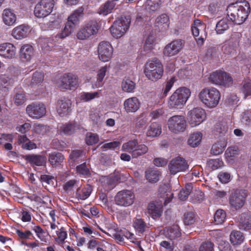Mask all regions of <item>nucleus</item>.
Wrapping results in <instances>:
<instances>
[{
    "label": "nucleus",
    "instance_id": "nucleus-42",
    "mask_svg": "<svg viewBox=\"0 0 251 251\" xmlns=\"http://www.w3.org/2000/svg\"><path fill=\"white\" fill-rule=\"evenodd\" d=\"M161 133V126L156 122L152 123L150 126L147 132V135L149 137H156Z\"/></svg>",
    "mask_w": 251,
    "mask_h": 251
},
{
    "label": "nucleus",
    "instance_id": "nucleus-51",
    "mask_svg": "<svg viewBox=\"0 0 251 251\" xmlns=\"http://www.w3.org/2000/svg\"><path fill=\"white\" fill-rule=\"evenodd\" d=\"M76 126L75 124L68 123L62 125L60 127L61 133L64 134L70 135L74 133L76 130Z\"/></svg>",
    "mask_w": 251,
    "mask_h": 251
},
{
    "label": "nucleus",
    "instance_id": "nucleus-55",
    "mask_svg": "<svg viewBox=\"0 0 251 251\" xmlns=\"http://www.w3.org/2000/svg\"><path fill=\"white\" fill-rule=\"evenodd\" d=\"M196 221V214L193 211H188L183 215V222L185 225H191Z\"/></svg>",
    "mask_w": 251,
    "mask_h": 251
},
{
    "label": "nucleus",
    "instance_id": "nucleus-29",
    "mask_svg": "<svg viewBox=\"0 0 251 251\" xmlns=\"http://www.w3.org/2000/svg\"><path fill=\"white\" fill-rule=\"evenodd\" d=\"M155 25L161 30L168 29L170 25L169 16L166 14H162L155 19Z\"/></svg>",
    "mask_w": 251,
    "mask_h": 251
},
{
    "label": "nucleus",
    "instance_id": "nucleus-48",
    "mask_svg": "<svg viewBox=\"0 0 251 251\" xmlns=\"http://www.w3.org/2000/svg\"><path fill=\"white\" fill-rule=\"evenodd\" d=\"M7 73V77H8L9 79H10V81L13 83L15 79L21 75V71L19 67L11 66L8 67Z\"/></svg>",
    "mask_w": 251,
    "mask_h": 251
},
{
    "label": "nucleus",
    "instance_id": "nucleus-17",
    "mask_svg": "<svg viewBox=\"0 0 251 251\" xmlns=\"http://www.w3.org/2000/svg\"><path fill=\"white\" fill-rule=\"evenodd\" d=\"M98 51L99 59L102 61L107 62L110 60L113 50L109 42L102 41L99 43Z\"/></svg>",
    "mask_w": 251,
    "mask_h": 251
},
{
    "label": "nucleus",
    "instance_id": "nucleus-40",
    "mask_svg": "<svg viewBox=\"0 0 251 251\" xmlns=\"http://www.w3.org/2000/svg\"><path fill=\"white\" fill-rule=\"evenodd\" d=\"M239 38L235 37L232 35L230 39L228 41V44L226 45L225 47V52L231 54L235 50V49L239 46Z\"/></svg>",
    "mask_w": 251,
    "mask_h": 251
},
{
    "label": "nucleus",
    "instance_id": "nucleus-32",
    "mask_svg": "<svg viewBox=\"0 0 251 251\" xmlns=\"http://www.w3.org/2000/svg\"><path fill=\"white\" fill-rule=\"evenodd\" d=\"M76 173L80 176L85 178L91 176V171L90 170V165L87 164L86 162L77 165L75 168Z\"/></svg>",
    "mask_w": 251,
    "mask_h": 251
},
{
    "label": "nucleus",
    "instance_id": "nucleus-18",
    "mask_svg": "<svg viewBox=\"0 0 251 251\" xmlns=\"http://www.w3.org/2000/svg\"><path fill=\"white\" fill-rule=\"evenodd\" d=\"M184 45V41L177 39L167 45L163 50V54L166 56H173L177 54Z\"/></svg>",
    "mask_w": 251,
    "mask_h": 251
},
{
    "label": "nucleus",
    "instance_id": "nucleus-56",
    "mask_svg": "<svg viewBox=\"0 0 251 251\" xmlns=\"http://www.w3.org/2000/svg\"><path fill=\"white\" fill-rule=\"evenodd\" d=\"M202 25L203 23L201 20L199 19L194 20L193 23L191 25V31L195 38L199 36L200 34V30Z\"/></svg>",
    "mask_w": 251,
    "mask_h": 251
},
{
    "label": "nucleus",
    "instance_id": "nucleus-62",
    "mask_svg": "<svg viewBox=\"0 0 251 251\" xmlns=\"http://www.w3.org/2000/svg\"><path fill=\"white\" fill-rule=\"evenodd\" d=\"M208 166L212 170H216L221 167L223 165V162L219 158L210 159L207 161Z\"/></svg>",
    "mask_w": 251,
    "mask_h": 251
},
{
    "label": "nucleus",
    "instance_id": "nucleus-28",
    "mask_svg": "<svg viewBox=\"0 0 251 251\" xmlns=\"http://www.w3.org/2000/svg\"><path fill=\"white\" fill-rule=\"evenodd\" d=\"M158 192L161 195L160 197L165 198L164 203L165 205H167L170 202L174 197V194L171 193L170 187L166 184L160 185L158 189Z\"/></svg>",
    "mask_w": 251,
    "mask_h": 251
},
{
    "label": "nucleus",
    "instance_id": "nucleus-5",
    "mask_svg": "<svg viewBox=\"0 0 251 251\" xmlns=\"http://www.w3.org/2000/svg\"><path fill=\"white\" fill-rule=\"evenodd\" d=\"M84 8H78L68 17L64 27L57 35L61 38H64L71 35L79 23L80 17L83 15Z\"/></svg>",
    "mask_w": 251,
    "mask_h": 251
},
{
    "label": "nucleus",
    "instance_id": "nucleus-64",
    "mask_svg": "<svg viewBox=\"0 0 251 251\" xmlns=\"http://www.w3.org/2000/svg\"><path fill=\"white\" fill-rule=\"evenodd\" d=\"M84 151L80 150H73L70 154L69 157L73 162H77L81 160L83 155Z\"/></svg>",
    "mask_w": 251,
    "mask_h": 251
},
{
    "label": "nucleus",
    "instance_id": "nucleus-44",
    "mask_svg": "<svg viewBox=\"0 0 251 251\" xmlns=\"http://www.w3.org/2000/svg\"><path fill=\"white\" fill-rule=\"evenodd\" d=\"M107 66L106 65L102 67L98 70L97 72V81L93 88H99L102 86L103 80L107 72Z\"/></svg>",
    "mask_w": 251,
    "mask_h": 251
},
{
    "label": "nucleus",
    "instance_id": "nucleus-41",
    "mask_svg": "<svg viewBox=\"0 0 251 251\" xmlns=\"http://www.w3.org/2000/svg\"><path fill=\"white\" fill-rule=\"evenodd\" d=\"M92 192L90 185L86 187L78 188L75 192V197L78 200H85L87 199Z\"/></svg>",
    "mask_w": 251,
    "mask_h": 251
},
{
    "label": "nucleus",
    "instance_id": "nucleus-24",
    "mask_svg": "<svg viewBox=\"0 0 251 251\" xmlns=\"http://www.w3.org/2000/svg\"><path fill=\"white\" fill-rule=\"evenodd\" d=\"M30 31L29 26L25 25H21L15 27L12 31V35L17 39L25 38Z\"/></svg>",
    "mask_w": 251,
    "mask_h": 251
},
{
    "label": "nucleus",
    "instance_id": "nucleus-14",
    "mask_svg": "<svg viewBox=\"0 0 251 251\" xmlns=\"http://www.w3.org/2000/svg\"><path fill=\"white\" fill-rule=\"evenodd\" d=\"M26 112L29 117L39 119L45 115L46 107L43 103L33 102L26 106Z\"/></svg>",
    "mask_w": 251,
    "mask_h": 251
},
{
    "label": "nucleus",
    "instance_id": "nucleus-39",
    "mask_svg": "<svg viewBox=\"0 0 251 251\" xmlns=\"http://www.w3.org/2000/svg\"><path fill=\"white\" fill-rule=\"evenodd\" d=\"M136 87L135 83L129 77H125L122 80L121 87L122 90L126 93L133 92Z\"/></svg>",
    "mask_w": 251,
    "mask_h": 251
},
{
    "label": "nucleus",
    "instance_id": "nucleus-10",
    "mask_svg": "<svg viewBox=\"0 0 251 251\" xmlns=\"http://www.w3.org/2000/svg\"><path fill=\"white\" fill-rule=\"evenodd\" d=\"M135 200L134 193L129 190L118 192L114 197L115 204L120 206L127 207L132 205Z\"/></svg>",
    "mask_w": 251,
    "mask_h": 251
},
{
    "label": "nucleus",
    "instance_id": "nucleus-50",
    "mask_svg": "<svg viewBox=\"0 0 251 251\" xmlns=\"http://www.w3.org/2000/svg\"><path fill=\"white\" fill-rule=\"evenodd\" d=\"M193 189V184L192 183H187L184 188H182L178 194L179 199L181 201H185L191 194Z\"/></svg>",
    "mask_w": 251,
    "mask_h": 251
},
{
    "label": "nucleus",
    "instance_id": "nucleus-19",
    "mask_svg": "<svg viewBox=\"0 0 251 251\" xmlns=\"http://www.w3.org/2000/svg\"><path fill=\"white\" fill-rule=\"evenodd\" d=\"M246 196L240 190H236L230 196L229 202L232 208L238 210L241 208L245 202Z\"/></svg>",
    "mask_w": 251,
    "mask_h": 251
},
{
    "label": "nucleus",
    "instance_id": "nucleus-3",
    "mask_svg": "<svg viewBox=\"0 0 251 251\" xmlns=\"http://www.w3.org/2000/svg\"><path fill=\"white\" fill-rule=\"evenodd\" d=\"M144 74L148 79L155 82L160 79L164 74L163 66L157 59L148 60L145 65Z\"/></svg>",
    "mask_w": 251,
    "mask_h": 251
},
{
    "label": "nucleus",
    "instance_id": "nucleus-9",
    "mask_svg": "<svg viewBox=\"0 0 251 251\" xmlns=\"http://www.w3.org/2000/svg\"><path fill=\"white\" fill-rule=\"evenodd\" d=\"M54 6V0H40L35 6L34 14L38 18L47 17L52 12Z\"/></svg>",
    "mask_w": 251,
    "mask_h": 251
},
{
    "label": "nucleus",
    "instance_id": "nucleus-43",
    "mask_svg": "<svg viewBox=\"0 0 251 251\" xmlns=\"http://www.w3.org/2000/svg\"><path fill=\"white\" fill-rule=\"evenodd\" d=\"M202 134L200 132L194 133L190 136L188 140V144L192 148L198 146L201 141Z\"/></svg>",
    "mask_w": 251,
    "mask_h": 251
},
{
    "label": "nucleus",
    "instance_id": "nucleus-49",
    "mask_svg": "<svg viewBox=\"0 0 251 251\" xmlns=\"http://www.w3.org/2000/svg\"><path fill=\"white\" fill-rule=\"evenodd\" d=\"M133 226L139 235L143 234L146 228H148L147 224L142 219H136L134 222Z\"/></svg>",
    "mask_w": 251,
    "mask_h": 251
},
{
    "label": "nucleus",
    "instance_id": "nucleus-45",
    "mask_svg": "<svg viewBox=\"0 0 251 251\" xmlns=\"http://www.w3.org/2000/svg\"><path fill=\"white\" fill-rule=\"evenodd\" d=\"M12 85V82L6 75L0 76V93L7 92Z\"/></svg>",
    "mask_w": 251,
    "mask_h": 251
},
{
    "label": "nucleus",
    "instance_id": "nucleus-33",
    "mask_svg": "<svg viewBox=\"0 0 251 251\" xmlns=\"http://www.w3.org/2000/svg\"><path fill=\"white\" fill-rule=\"evenodd\" d=\"M13 101L16 105H21L26 100L25 93L22 88H15Z\"/></svg>",
    "mask_w": 251,
    "mask_h": 251
},
{
    "label": "nucleus",
    "instance_id": "nucleus-11",
    "mask_svg": "<svg viewBox=\"0 0 251 251\" xmlns=\"http://www.w3.org/2000/svg\"><path fill=\"white\" fill-rule=\"evenodd\" d=\"M78 86V78L72 73H66L59 78V87L61 89L73 90Z\"/></svg>",
    "mask_w": 251,
    "mask_h": 251
},
{
    "label": "nucleus",
    "instance_id": "nucleus-30",
    "mask_svg": "<svg viewBox=\"0 0 251 251\" xmlns=\"http://www.w3.org/2000/svg\"><path fill=\"white\" fill-rule=\"evenodd\" d=\"M2 20L6 25H12L16 21V16L12 10L6 8L3 11Z\"/></svg>",
    "mask_w": 251,
    "mask_h": 251
},
{
    "label": "nucleus",
    "instance_id": "nucleus-16",
    "mask_svg": "<svg viewBox=\"0 0 251 251\" xmlns=\"http://www.w3.org/2000/svg\"><path fill=\"white\" fill-rule=\"evenodd\" d=\"M98 31L97 23L91 21L78 31L76 36L78 39L85 40L89 38L92 35L96 34Z\"/></svg>",
    "mask_w": 251,
    "mask_h": 251
},
{
    "label": "nucleus",
    "instance_id": "nucleus-15",
    "mask_svg": "<svg viewBox=\"0 0 251 251\" xmlns=\"http://www.w3.org/2000/svg\"><path fill=\"white\" fill-rule=\"evenodd\" d=\"M168 167L170 174L174 175L178 172L185 171L189 165L185 159L177 157L170 162Z\"/></svg>",
    "mask_w": 251,
    "mask_h": 251
},
{
    "label": "nucleus",
    "instance_id": "nucleus-58",
    "mask_svg": "<svg viewBox=\"0 0 251 251\" xmlns=\"http://www.w3.org/2000/svg\"><path fill=\"white\" fill-rule=\"evenodd\" d=\"M57 237L55 240L59 244H63L67 238V233L65 229L62 227L58 230L56 231Z\"/></svg>",
    "mask_w": 251,
    "mask_h": 251
},
{
    "label": "nucleus",
    "instance_id": "nucleus-6",
    "mask_svg": "<svg viewBox=\"0 0 251 251\" xmlns=\"http://www.w3.org/2000/svg\"><path fill=\"white\" fill-rule=\"evenodd\" d=\"M130 24L129 17H121L116 21L110 28V32L114 38H121L128 29Z\"/></svg>",
    "mask_w": 251,
    "mask_h": 251
},
{
    "label": "nucleus",
    "instance_id": "nucleus-57",
    "mask_svg": "<svg viewBox=\"0 0 251 251\" xmlns=\"http://www.w3.org/2000/svg\"><path fill=\"white\" fill-rule=\"evenodd\" d=\"M226 213L222 209H218L216 211L214 215V222L216 224L219 225L222 224L226 218Z\"/></svg>",
    "mask_w": 251,
    "mask_h": 251
},
{
    "label": "nucleus",
    "instance_id": "nucleus-7",
    "mask_svg": "<svg viewBox=\"0 0 251 251\" xmlns=\"http://www.w3.org/2000/svg\"><path fill=\"white\" fill-rule=\"evenodd\" d=\"M122 150L130 153L133 158H137L147 153L148 148L144 144H139L136 140H134L124 143Z\"/></svg>",
    "mask_w": 251,
    "mask_h": 251
},
{
    "label": "nucleus",
    "instance_id": "nucleus-31",
    "mask_svg": "<svg viewBox=\"0 0 251 251\" xmlns=\"http://www.w3.org/2000/svg\"><path fill=\"white\" fill-rule=\"evenodd\" d=\"M226 144V141L225 138L217 141L212 145L210 151L211 153L215 155L222 153L225 150Z\"/></svg>",
    "mask_w": 251,
    "mask_h": 251
},
{
    "label": "nucleus",
    "instance_id": "nucleus-53",
    "mask_svg": "<svg viewBox=\"0 0 251 251\" xmlns=\"http://www.w3.org/2000/svg\"><path fill=\"white\" fill-rule=\"evenodd\" d=\"M228 129L226 124L218 123L215 126V134L219 137L224 136L228 133Z\"/></svg>",
    "mask_w": 251,
    "mask_h": 251
},
{
    "label": "nucleus",
    "instance_id": "nucleus-27",
    "mask_svg": "<svg viewBox=\"0 0 251 251\" xmlns=\"http://www.w3.org/2000/svg\"><path fill=\"white\" fill-rule=\"evenodd\" d=\"M64 159L63 154L58 151H54L49 154V161L53 168H56L61 165Z\"/></svg>",
    "mask_w": 251,
    "mask_h": 251
},
{
    "label": "nucleus",
    "instance_id": "nucleus-13",
    "mask_svg": "<svg viewBox=\"0 0 251 251\" xmlns=\"http://www.w3.org/2000/svg\"><path fill=\"white\" fill-rule=\"evenodd\" d=\"M190 125L194 127L203 122L206 118L205 110L201 107H196L190 110L187 115Z\"/></svg>",
    "mask_w": 251,
    "mask_h": 251
},
{
    "label": "nucleus",
    "instance_id": "nucleus-4",
    "mask_svg": "<svg viewBox=\"0 0 251 251\" xmlns=\"http://www.w3.org/2000/svg\"><path fill=\"white\" fill-rule=\"evenodd\" d=\"M199 100L208 108H214L221 99L219 91L214 87L205 88L198 95Z\"/></svg>",
    "mask_w": 251,
    "mask_h": 251
},
{
    "label": "nucleus",
    "instance_id": "nucleus-22",
    "mask_svg": "<svg viewBox=\"0 0 251 251\" xmlns=\"http://www.w3.org/2000/svg\"><path fill=\"white\" fill-rule=\"evenodd\" d=\"M141 103L136 97L126 99L124 102V108L127 113H135L140 107Z\"/></svg>",
    "mask_w": 251,
    "mask_h": 251
},
{
    "label": "nucleus",
    "instance_id": "nucleus-59",
    "mask_svg": "<svg viewBox=\"0 0 251 251\" xmlns=\"http://www.w3.org/2000/svg\"><path fill=\"white\" fill-rule=\"evenodd\" d=\"M99 140V138L97 134L91 132L87 133L85 142L88 145H93L97 144Z\"/></svg>",
    "mask_w": 251,
    "mask_h": 251
},
{
    "label": "nucleus",
    "instance_id": "nucleus-8",
    "mask_svg": "<svg viewBox=\"0 0 251 251\" xmlns=\"http://www.w3.org/2000/svg\"><path fill=\"white\" fill-rule=\"evenodd\" d=\"M169 129L173 133L179 134L183 132L186 128V121L184 116L175 115L171 117L168 121Z\"/></svg>",
    "mask_w": 251,
    "mask_h": 251
},
{
    "label": "nucleus",
    "instance_id": "nucleus-61",
    "mask_svg": "<svg viewBox=\"0 0 251 251\" xmlns=\"http://www.w3.org/2000/svg\"><path fill=\"white\" fill-rule=\"evenodd\" d=\"M238 148L236 147H228L225 152V156L227 159L233 160L238 154Z\"/></svg>",
    "mask_w": 251,
    "mask_h": 251
},
{
    "label": "nucleus",
    "instance_id": "nucleus-35",
    "mask_svg": "<svg viewBox=\"0 0 251 251\" xmlns=\"http://www.w3.org/2000/svg\"><path fill=\"white\" fill-rule=\"evenodd\" d=\"M232 22L230 21L227 17L224 18L219 21L216 24L215 30L218 34H221L227 30L229 27V25Z\"/></svg>",
    "mask_w": 251,
    "mask_h": 251
},
{
    "label": "nucleus",
    "instance_id": "nucleus-37",
    "mask_svg": "<svg viewBox=\"0 0 251 251\" xmlns=\"http://www.w3.org/2000/svg\"><path fill=\"white\" fill-rule=\"evenodd\" d=\"M239 226L240 229L246 231L251 229V218L248 214L241 215Z\"/></svg>",
    "mask_w": 251,
    "mask_h": 251
},
{
    "label": "nucleus",
    "instance_id": "nucleus-46",
    "mask_svg": "<svg viewBox=\"0 0 251 251\" xmlns=\"http://www.w3.org/2000/svg\"><path fill=\"white\" fill-rule=\"evenodd\" d=\"M116 3L113 0H107L99 9L100 14L107 15L110 13L114 9Z\"/></svg>",
    "mask_w": 251,
    "mask_h": 251
},
{
    "label": "nucleus",
    "instance_id": "nucleus-60",
    "mask_svg": "<svg viewBox=\"0 0 251 251\" xmlns=\"http://www.w3.org/2000/svg\"><path fill=\"white\" fill-rule=\"evenodd\" d=\"M110 232L108 233L109 235L111 237L115 239L119 242H123L124 240V232L122 230H119L114 229V230H109Z\"/></svg>",
    "mask_w": 251,
    "mask_h": 251
},
{
    "label": "nucleus",
    "instance_id": "nucleus-34",
    "mask_svg": "<svg viewBox=\"0 0 251 251\" xmlns=\"http://www.w3.org/2000/svg\"><path fill=\"white\" fill-rule=\"evenodd\" d=\"M181 233L179 227L176 225H174L169 227L165 232L166 237L173 240L181 236Z\"/></svg>",
    "mask_w": 251,
    "mask_h": 251
},
{
    "label": "nucleus",
    "instance_id": "nucleus-23",
    "mask_svg": "<svg viewBox=\"0 0 251 251\" xmlns=\"http://www.w3.org/2000/svg\"><path fill=\"white\" fill-rule=\"evenodd\" d=\"M16 53V48L12 44L6 43L0 45V55L5 58H12Z\"/></svg>",
    "mask_w": 251,
    "mask_h": 251
},
{
    "label": "nucleus",
    "instance_id": "nucleus-63",
    "mask_svg": "<svg viewBox=\"0 0 251 251\" xmlns=\"http://www.w3.org/2000/svg\"><path fill=\"white\" fill-rule=\"evenodd\" d=\"M99 95V93L97 92L93 93L83 92L81 94L80 99L84 101H88L98 97Z\"/></svg>",
    "mask_w": 251,
    "mask_h": 251
},
{
    "label": "nucleus",
    "instance_id": "nucleus-25",
    "mask_svg": "<svg viewBox=\"0 0 251 251\" xmlns=\"http://www.w3.org/2000/svg\"><path fill=\"white\" fill-rule=\"evenodd\" d=\"M147 209L149 214L154 219L160 217L163 212L162 205L154 201L148 204Z\"/></svg>",
    "mask_w": 251,
    "mask_h": 251
},
{
    "label": "nucleus",
    "instance_id": "nucleus-36",
    "mask_svg": "<svg viewBox=\"0 0 251 251\" xmlns=\"http://www.w3.org/2000/svg\"><path fill=\"white\" fill-rule=\"evenodd\" d=\"M161 172L156 169H149L145 171V177L151 183H156L159 179Z\"/></svg>",
    "mask_w": 251,
    "mask_h": 251
},
{
    "label": "nucleus",
    "instance_id": "nucleus-26",
    "mask_svg": "<svg viewBox=\"0 0 251 251\" xmlns=\"http://www.w3.org/2000/svg\"><path fill=\"white\" fill-rule=\"evenodd\" d=\"M33 55L34 49L32 46L25 44L22 46L20 51V57L23 61H29Z\"/></svg>",
    "mask_w": 251,
    "mask_h": 251
},
{
    "label": "nucleus",
    "instance_id": "nucleus-52",
    "mask_svg": "<svg viewBox=\"0 0 251 251\" xmlns=\"http://www.w3.org/2000/svg\"><path fill=\"white\" fill-rule=\"evenodd\" d=\"M31 229L34 231L37 237L42 241L46 242L48 233L43 229L40 226L36 225L31 227Z\"/></svg>",
    "mask_w": 251,
    "mask_h": 251
},
{
    "label": "nucleus",
    "instance_id": "nucleus-38",
    "mask_svg": "<svg viewBox=\"0 0 251 251\" xmlns=\"http://www.w3.org/2000/svg\"><path fill=\"white\" fill-rule=\"evenodd\" d=\"M117 181L118 179L116 176H104L102 178L101 182L104 189L109 191L115 187Z\"/></svg>",
    "mask_w": 251,
    "mask_h": 251
},
{
    "label": "nucleus",
    "instance_id": "nucleus-54",
    "mask_svg": "<svg viewBox=\"0 0 251 251\" xmlns=\"http://www.w3.org/2000/svg\"><path fill=\"white\" fill-rule=\"evenodd\" d=\"M161 4L160 0H147L146 8L150 11L154 12L159 9Z\"/></svg>",
    "mask_w": 251,
    "mask_h": 251
},
{
    "label": "nucleus",
    "instance_id": "nucleus-1",
    "mask_svg": "<svg viewBox=\"0 0 251 251\" xmlns=\"http://www.w3.org/2000/svg\"><path fill=\"white\" fill-rule=\"evenodd\" d=\"M227 15L232 23L240 25L243 23L251 12L250 3L246 0L237 1L230 3L226 8Z\"/></svg>",
    "mask_w": 251,
    "mask_h": 251
},
{
    "label": "nucleus",
    "instance_id": "nucleus-47",
    "mask_svg": "<svg viewBox=\"0 0 251 251\" xmlns=\"http://www.w3.org/2000/svg\"><path fill=\"white\" fill-rule=\"evenodd\" d=\"M244 240V235L239 231L233 230L230 234V241L233 245H240Z\"/></svg>",
    "mask_w": 251,
    "mask_h": 251
},
{
    "label": "nucleus",
    "instance_id": "nucleus-21",
    "mask_svg": "<svg viewBox=\"0 0 251 251\" xmlns=\"http://www.w3.org/2000/svg\"><path fill=\"white\" fill-rule=\"evenodd\" d=\"M72 102L71 100L65 98H61L57 101L56 110L61 117L69 115L72 111Z\"/></svg>",
    "mask_w": 251,
    "mask_h": 251
},
{
    "label": "nucleus",
    "instance_id": "nucleus-2",
    "mask_svg": "<svg viewBox=\"0 0 251 251\" xmlns=\"http://www.w3.org/2000/svg\"><path fill=\"white\" fill-rule=\"evenodd\" d=\"M190 90L186 87L177 88L169 97L168 106L170 109H181L191 96Z\"/></svg>",
    "mask_w": 251,
    "mask_h": 251
},
{
    "label": "nucleus",
    "instance_id": "nucleus-20",
    "mask_svg": "<svg viewBox=\"0 0 251 251\" xmlns=\"http://www.w3.org/2000/svg\"><path fill=\"white\" fill-rule=\"evenodd\" d=\"M22 158L33 168L36 166H44L46 164L47 157L44 155L31 154L23 155Z\"/></svg>",
    "mask_w": 251,
    "mask_h": 251
},
{
    "label": "nucleus",
    "instance_id": "nucleus-12",
    "mask_svg": "<svg viewBox=\"0 0 251 251\" xmlns=\"http://www.w3.org/2000/svg\"><path fill=\"white\" fill-rule=\"evenodd\" d=\"M209 79L213 84L225 86H229L232 82V78L230 75L222 71H216L211 73Z\"/></svg>",
    "mask_w": 251,
    "mask_h": 251
}]
</instances>
